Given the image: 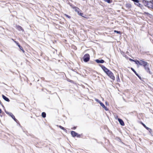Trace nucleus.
Instances as JSON below:
<instances>
[{"label":"nucleus","instance_id":"obj_28","mask_svg":"<svg viewBox=\"0 0 153 153\" xmlns=\"http://www.w3.org/2000/svg\"><path fill=\"white\" fill-rule=\"evenodd\" d=\"M129 60L130 61H133V62H134V60L133 59H129Z\"/></svg>","mask_w":153,"mask_h":153},{"label":"nucleus","instance_id":"obj_15","mask_svg":"<svg viewBox=\"0 0 153 153\" xmlns=\"http://www.w3.org/2000/svg\"><path fill=\"white\" fill-rule=\"evenodd\" d=\"M10 115L15 121H16V119L15 118L14 116L12 113H11Z\"/></svg>","mask_w":153,"mask_h":153},{"label":"nucleus","instance_id":"obj_7","mask_svg":"<svg viewBox=\"0 0 153 153\" xmlns=\"http://www.w3.org/2000/svg\"><path fill=\"white\" fill-rule=\"evenodd\" d=\"M144 62V61L143 60H140V61L138 60H134V62H135V64H137V65H142V63H143V62Z\"/></svg>","mask_w":153,"mask_h":153},{"label":"nucleus","instance_id":"obj_4","mask_svg":"<svg viewBox=\"0 0 153 153\" xmlns=\"http://www.w3.org/2000/svg\"><path fill=\"white\" fill-rule=\"evenodd\" d=\"M72 8L74 9L75 11L77 12L79 15L87 19V18L83 16V13H81L82 10L78 7L74 6Z\"/></svg>","mask_w":153,"mask_h":153},{"label":"nucleus","instance_id":"obj_5","mask_svg":"<svg viewBox=\"0 0 153 153\" xmlns=\"http://www.w3.org/2000/svg\"><path fill=\"white\" fill-rule=\"evenodd\" d=\"M90 59V56L88 53L85 54L83 57V60L85 62H87L89 61Z\"/></svg>","mask_w":153,"mask_h":153},{"label":"nucleus","instance_id":"obj_30","mask_svg":"<svg viewBox=\"0 0 153 153\" xmlns=\"http://www.w3.org/2000/svg\"><path fill=\"white\" fill-rule=\"evenodd\" d=\"M118 116L117 115L116 116V117H115V118L116 119H118Z\"/></svg>","mask_w":153,"mask_h":153},{"label":"nucleus","instance_id":"obj_21","mask_svg":"<svg viewBox=\"0 0 153 153\" xmlns=\"http://www.w3.org/2000/svg\"><path fill=\"white\" fill-rule=\"evenodd\" d=\"M64 15L66 17H67L69 19H70L71 18V17L70 16H69V15H67V14H64Z\"/></svg>","mask_w":153,"mask_h":153},{"label":"nucleus","instance_id":"obj_29","mask_svg":"<svg viewBox=\"0 0 153 153\" xmlns=\"http://www.w3.org/2000/svg\"><path fill=\"white\" fill-rule=\"evenodd\" d=\"M131 69L133 71H134L135 70L132 68H131Z\"/></svg>","mask_w":153,"mask_h":153},{"label":"nucleus","instance_id":"obj_18","mask_svg":"<svg viewBox=\"0 0 153 153\" xmlns=\"http://www.w3.org/2000/svg\"><path fill=\"white\" fill-rule=\"evenodd\" d=\"M104 1L108 3H111L112 2V0H105Z\"/></svg>","mask_w":153,"mask_h":153},{"label":"nucleus","instance_id":"obj_32","mask_svg":"<svg viewBox=\"0 0 153 153\" xmlns=\"http://www.w3.org/2000/svg\"><path fill=\"white\" fill-rule=\"evenodd\" d=\"M144 13H145V14H149V13H147V12H144Z\"/></svg>","mask_w":153,"mask_h":153},{"label":"nucleus","instance_id":"obj_24","mask_svg":"<svg viewBox=\"0 0 153 153\" xmlns=\"http://www.w3.org/2000/svg\"><path fill=\"white\" fill-rule=\"evenodd\" d=\"M132 0L134 2H135L137 3H138L139 2V0Z\"/></svg>","mask_w":153,"mask_h":153},{"label":"nucleus","instance_id":"obj_26","mask_svg":"<svg viewBox=\"0 0 153 153\" xmlns=\"http://www.w3.org/2000/svg\"><path fill=\"white\" fill-rule=\"evenodd\" d=\"M133 72L137 76H139V75H138V74L137 73V72L135 71V70Z\"/></svg>","mask_w":153,"mask_h":153},{"label":"nucleus","instance_id":"obj_8","mask_svg":"<svg viewBox=\"0 0 153 153\" xmlns=\"http://www.w3.org/2000/svg\"><path fill=\"white\" fill-rule=\"evenodd\" d=\"M16 29L19 31H22L23 32L24 31V30L23 29L22 27L19 25H16Z\"/></svg>","mask_w":153,"mask_h":153},{"label":"nucleus","instance_id":"obj_20","mask_svg":"<svg viewBox=\"0 0 153 153\" xmlns=\"http://www.w3.org/2000/svg\"><path fill=\"white\" fill-rule=\"evenodd\" d=\"M114 32L115 33H118V34H121V32L120 31H117V30H114Z\"/></svg>","mask_w":153,"mask_h":153},{"label":"nucleus","instance_id":"obj_6","mask_svg":"<svg viewBox=\"0 0 153 153\" xmlns=\"http://www.w3.org/2000/svg\"><path fill=\"white\" fill-rule=\"evenodd\" d=\"M96 101L98 102H99L100 105H101V106L103 108H104L105 111H108V108L105 107V105L103 104V103L102 102L98 100L97 99L96 100Z\"/></svg>","mask_w":153,"mask_h":153},{"label":"nucleus","instance_id":"obj_27","mask_svg":"<svg viewBox=\"0 0 153 153\" xmlns=\"http://www.w3.org/2000/svg\"><path fill=\"white\" fill-rule=\"evenodd\" d=\"M137 5L138 6L140 7L141 5V4L140 3H138V4H137Z\"/></svg>","mask_w":153,"mask_h":153},{"label":"nucleus","instance_id":"obj_25","mask_svg":"<svg viewBox=\"0 0 153 153\" xmlns=\"http://www.w3.org/2000/svg\"><path fill=\"white\" fill-rule=\"evenodd\" d=\"M76 136L77 137H81V135H80L77 133V135Z\"/></svg>","mask_w":153,"mask_h":153},{"label":"nucleus","instance_id":"obj_2","mask_svg":"<svg viewBox=\"0 0 153 153\" xmlns=\"http://www.w3.org/2000/svg\"><path fill=\"white\" fill-rule=\"evenodd\" d=\"M142 2L145 6L149 8L153 9V0L149 1L142 0Z\"/></svg>","mask_w":153,"mask_h":153},{"label":"nucleus","instance_id":"obj_22","mask_svg":"<svg viewBox=\"0 0 153 153\" xmlns=\"http://www.w3.org/2000/svg\"><path fill=\"white\" fill-rule=\"evenodd\" d=\"M13 41L18 46V47H19V46H20L18 42L14 40H13Z\"/></svg>","mask_w":153,"mask_h":153},{"label":"nucleus","instance_id":"obj_3","mask_svg":"<svg viewBox=\"0 0 153 153\" xmlns=\"http://www.w3.org/2000/svg\"><path fill=\"white\" fill-rule=\"evenodd\" d=\"M142 66H143L145 70L147 71V72H148L149 74H152V73L150 71V69L148 67V63L145 61L143 62Z\"/></svg>","mask_w":153,"mask_h":153},{"label":"nucleus","instance_id":"obj_23","mask_svg":"<svg viewBox=\"0 0 153 153\" xmlns=\"http://www.w3.org/2000/svg\"><path fill=\"white\" fill-rule=\"evenodd\" d=\"M13 41L18 46V47H19V46H20L18 42L14 40H13Z\"/></svg>","mask_w":153,"mask_h":153},{"label":"nucleus","instance_id":"obj_13","mask_svg":"<svg viewBox=\"0 0 153 153\" xmlns=\"http://www.w3.org/2000/svg\"><path fill=\"white\" fill-rule=\"evenodd\" d=\"M140 124H141L146 129L148 130L149 128L147 127L146 125L144 124L142 122L140 121Z\"/></svg>","mask_w":153,"mask_h":153},{"label":"nucleus","instance_id":"obj_17","mask_svg":"<svg viewBox=\"0 0 153 153\" xmlns=\"http://www.w3.org/2000/svg\"><path fill=\"white\" fill-rule=\"evenodd\" d=\"M42 116L43 118H45L46 117V114L45 112H43L42 114Z\"/></svg>","mask_w":153,"mask_h":153},{"label":"nucleus","instance_id":"obj_31","mask_svg":"<svg viewBox=\"0 0 153 153\" xmlns=\"http://www.w3.org/2000/svg\"><path fill=\"white\" fill-rule=\"evenodd\" d=\"M76 128V127H74L73 128H72V129H75Z\"/></svg>","mask_w":153,"mask_h":153},{"label":"nucleus","instance_id":"obj_16","mask_svg":"<svg viewBox=\"0 0 153 153\" xmlns=\"http://www.w3.org/2000/svg\"><path fill=\"white\" fill-rule=\"evenodd\" d=\"M56 126L58 127H59L60 128L62 129L64 131H66V130L65 129V128L61 126L57 125Z\"/></svg>","mask_w":153,"mask_h":153},{"label":"nucleus","instance_id":"obj_34","mask_svg":"<svg viewBox=\"0 0 153 153\" xmlns=\"http://www.w3.org/2000/svg\"><path fill=\"white\" fill-rule=\"evenodd\" d=\"M69 81H72V80H70Z\"/></svg>","mask_w":153,"mask_h":153},{"label":"nucleus","instance_id":"obj_10","mask_svg":"<svg viewBox=\"0 0 153 153\" xmlns=\"http://www.w3.org/2000/svg\"><path fill=\"white\" fill-rule=\"evenodd\" d=\"M95 61L97 63H103L105 62V61L103 59H101L100 60H99L98 59H97L95 60Z\"/></svg>","mask_w":153,"mask_h":153},{"label":"nucleus","instance_id":"obj_19","mask_svg":"<svg viewBox=\"0 0 153 153\" xmlns=\"http://www.w3.org/2000/svg\"><path fill=\"white\" fill-rule=\"evenodd\" d=\"M19 47L20 49L21 50L23 53L25 52V51L22 46H19Z\"/></svg>","mask_w":153,"mask_h":153},{"label":"nucleus","instance_id":"obj_33","mask_svg":"<svg viewBox=\"0 0 153 153\" xmlns=\"http://www.w3.org/2000/svg\"><path fill=\"white\" fill-rule=\"evenodd\" d=\"M1 112H2L1 110V109H0V114H1Z\"/></svg>","mask_w":153,"mask_h":153},{"label":"nucleus","instance_id":"obj_11","mask_svg":"<svg viewBox=\"0 0 153 153\" xmlns=\"http://www.w3.org/2000/svg\"><path fill=\"white\" fill-rule=\"evenodd\" d=\"M71 134L73 137H76L77 135V133L74 131H72L71 132Z\"/></svg>","mask_w":153,"mask_h":153},{"label":"nucleus","instance_id":"obj_1","mask_svg":"<svg viewBox=\"0 0 153 153\" xmlns=\"http://www.w3.org/2000/svg\"><path fill=\"white\" fill-rule=\"evenodd\" d=\"M102 69L105 72L107 75L112 80H114L115 79V77L114 76L113 73L110 71L108 68H106L104 66L101 65H100Z\"/></svg>","mask_w":153,"mask_h":153},{"label":"nucleus","instance_id":"obj_12","mask_svg":"<svg viewBox=\"0 0 153 153\" xmlns=\"http://www.w3.org/2000/svg\"><path fill=\"white\" fill-rule=\"evenodd\" d=\"M2 97L3 98V99L5 101H6L9 102H10V100L7 97H5L4 95L2 94Z\"/></svg>","mask_w":153,"mask_h":153},{"label":"nucleus","instance_id":"obj_9","mask_svg":"<svg viewBox=\"0 0 153 153\" xmlns=\"http://www.w3.org/2000/svg\"><path fill=\"white\" fill-rule=\"evenodd\" d=\"M118 120L119 121L121 125L124 126L125 125L124 122L122 119L120 118H118Z\"/></svg>","mask_w":153,"mask_h":153},{"label":"nucleus","instance_id":"obj_14","mask_svg":"<svg viewBox=\"0 0 153 153\" xmlns=\"http://www.w3.org/2000/svg\"><path fill=\"white\" fill-rule=\"evenodd\" d=\"M126 6L128 8H130L131 7V4L129 3H127L126 5Z\"/></svg>","mask_w":153,"mask_h":153}]
</instances>
